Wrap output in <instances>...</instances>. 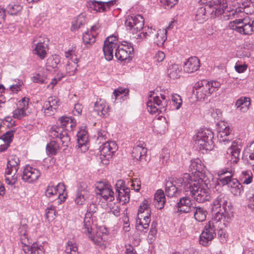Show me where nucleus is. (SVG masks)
I'll use <instances>...</instances> for the list:
<instances>
[{
	"label": "nucleus",
	"instance_id": "35",
	"mask_svg": "<svg viewBox=\"0 0 254 254\" xmlns=\"http://www.w3.org/2000/svg\"><path fill=\"white\" fill-rule=\"evenodd\" d=\"M23 250L26 254H44V249L41 245L33 244L31 246H26Z\"/></svg>",
	"mask_w": 254,
	"mask_h": 254
},
{
	"label": "nucleus",
	"instance_id": "52",
	"mask_svg": "<svg viewBox=\"0 0 254 254\" xmlns=\"http://www.w3.org/2000/svg\"><path fill=\"white\" fill-rule=\"evenodd\" d=\"M128 92L129 90L126 88H119L116 89L113 92L115 100L127 96Z\"/></svg>",
	"mask_w": 254,
	"mask_h": 254
},
{
	"label": "nucleus",
	"instance_id": "34",
	"mask_svg": "<svg viewBox=\"0 0 254 254\" xmlns=\"http://www.w3.org/2000/svg\"><path fill=\"white\" fill-rule=\"evenodd\" d=\"M95 30V27L92 26L91 28V31H87L83 34V42L87 47H89L95 42V37L94 34L92 33V32Z\"/></svg>",
	"mask_w": 254,
	"mask_h": 254
},
{
	"label": "nucleus",
	"instance_id": "3",
	"mask_svg": "<svg viewBox=\"0 0 254 254\" xmlns=\"http://www.w3.org/2000/svg\"><path fill=\"white\" fill-rule=\"evenodd\" d=\"M57 125L52 127L50 130V136L58 138L62 142L63 147H67L70 143V138L67 133L69 127L72 128L76 126L74 119L66 116H63L59 118Z\"/></svg>",
	"mask_w": 254,
	"mask_h": 254
},
{
	"label": "nucleus",
	"instance_id": "22",
	"mask_svg": "<svg viewBox=\"0 0 254 254\" xmlns=\"http://www.w3.org/2000/svg\"><path fill=\"white\" fill-rule=\"evenodd\" d=\"M115 1L111 0L103 2L101 1L91 0L88 2V6L92 9L99 12L106 11L114 3Z\"/></svg>",
	"mask_w": 254,
	"mask_h": 254
},
{
	"label": "nucleus",
	"instance_id": "28",
	"mask_svg": "<svg viewBox=\"0 0 254 254\" xmlns=\"http://www.w3.org/2000/svg\"><path fill=\"white\" fill-rule=\"evenodd\" d=\"M150 217L145 216V215H141V217L138 216L136 221V229L137 231L141 232H146L149 224L150 222Z\"/></svg>",
	"mask_w": 254,
	"mask_h": 254
},
{
	"label": "nucleus",
	"instance_id": "33",
	"mask_svg": "<svg viewBox=\"0 0 254 254\" xmlns=\"http://www.w3.org/2000/svg\"><path fill=\"white\" fill-rule=\"evenodd\" d=\"M205 168V166L201 164V161L199 159L191 160L189 167L190 171L191 172L194 176L203 171Z\"/></svg>",
	"mask_w": 254,
	"mask_h": 254
},
{
	"label": "nucleus",
	"instance_id": "64",
	"mask_svg": "<svg viewBox=\"0 0 254 254\" xmlns=\"http://www.w3.org/2000/svg\"><path fill=\"white\" fill-rule=\"evenodd\" d=\"M247 64L240 62L236 63L235 65V69L236 71L239 73L244 72L247 70Z\"/></svg>",
	"mask_w": 254,
	"mask_h": 254
},
{
	"label": "nucleus",
	"instance_id": "7",
	"mask_svg": "<svg viewBox=\"0 0 254 254\" xmlns=\"http://www.w3.org/2000/svg\"><path fill=\"white\" fill-rule=\"evenodd\" d=\"M150 93L151 94L149 96L146 103L148 111L151 114L165 112L166 110V107L167 105L168 97L167 98L166 95L161 94L160 97L158 96L152 97L154 91H150Z\"/></svg>",
	"mask_w": 254,
	"mask_h": 254
},
{
	"label": "nucleus",
	"instance_id": "32",
	"mask_svg": "<svg viewBox=\"0 0 254 254\" xmlns=\"http://www.w3.org/2000/svg\"><path fill=\"white\" fill-rule=\"evenodd\" d=\"M249 98L242 97L238 99L235 103V106L242 112H246L251 104Z\"/></svg>",
	"mask_w": 254,
	"mask_h": 254
},
{
	"label": "nucleus",
	"instance_id": "25",
	"mask_svg": "<svg viewBox=\"0 0 254 254\" xmlns=\"http://www.w3.org/2000/svg\"><path fill=\"white\" fill-rule=\"evenodd\" d=\"M109 110V107L106 102L101 99H99L94 104V111L100 117H106L108 115Z\"/></svg>",
	"mask_w": 254,
	"mask_h": 254
},
{
	"label": "nucleus",
	"instance_id": "44",
	"mask_svg": "<svg viewBox=\"0 0 254 254\" xmlns=\"http://www.w3.org/2000/svg\"><path fill=\"white\" fill-rule=\"evenodd\" d=\"M194 214L195 219L198 222H202L206 219L207 211L203 207H197Z\"/></svg>",
	"mask_w": 254,
	"mask_h": 254
},
{
	"label": "nucleus",
	"instance_id": "43",
	"mask_svg": "<svg viewBox=\"0 0 254 254\" xmlns=\"http://www.w3.org/2000/svg\"><path fill=\"white\" fill-rule=\"evenodd\" d=\"M60 62V60L58 56L52 55L49 57L46 64L47 70H50L51 68H56Z\"/></svg>",
	"mask_w": 254,
	"mask_h": 254
},
{
	"label": "nucleus",
	"instance_id": "50",
	"mask_svg": "<svg viewBox=\"0 0 254 254\" xmlns=\"http://www.w3.org/2000/svg\"><path fill=\"white\" fill-rule=\"evenodd\" d=\"M207 173L205 168L203 171H202L201 173L200 172L199 173H197L195 175L198 178V180L197 181H195L196 182H200L201 184H203L204 186H208V185L209 183V180L207 176Z\"/></svg>",
	"mask_w": 254,
	"mask_h": 254
},
{
	"label": "nucleus",
	"instance_id": "63",
	"mask_svg": "<svg viewBox=\"0 0 254 254\" xmlns=\"http://www.w3.org/2000/svg\"><path fill=\"white\" fill-rule=\"evenodd\" d=\"M29 99L27 97H24L20 100L18 103V108L22 109L26 111L28 108V103Z\"/></svg>",
	"mask_w": 254,
	"mask_h": 254
},
{
	"label": "nucleus",
	"instance_id": "45",
	"mask_svg": "<svg viewBox=\"0 0 254 254\" xmlns=\"http://www.w3.org/2000/svg\"><path fill=\"white\" fill-rule=\"evenodd\" d=\"M88 192L84 190H78L77 191L75 202L77 204H83L88 197Z\"/></svg>",
	"mask_w": 254,
	"mask_h": 254
},
{
	"label": "nucleus",
	"instance_id": "59",
	"mask_svg": "<svg viewBox=\"0 0 254 254\" xmlns=\"http://www.w3.org/2000/svg\"><path fill=\"white\" fill-rule=\"evenodd\" d=\"M47 77L46 75L43 73H38L36 75L33 77L32 80L34 82L44 83L46 82Z\"/></svg>",
	"mask_w": 254,
	"mask_h": 254
},
{
	"label": "nucleus",
	"instance_id": "49",
	"mask_svg": "<svg viewBox=\"0 0 254 254\" xmlns=\"http://www.w3.org/2000/svg\"><path fill=\"white\" fill-rule=\"evenodd\" d=\"M240 179L244 184L248 185L252 183L253 174L251 171H245L242 172Z\"/></svg>",
	"mask_w": 254,
	"mask_h": 254
},
{
	"label": "nucleus",
	"instance_id": "42",
	"mask_svg": "<svg viewBox=\"0 0 254 254\" xmlns=\"http://www.w3.org/2000/svg\"><path fill=\"white\" fill-rule=\"evenodd\" d=\"M123 184V182L122 180L118 181L116 184V192L118 194L117 196V200H118L125 195L127 194L130 192V190L128 188H122V185Z\"/></svg>",
	"mask_w": 254,
	"mask_h": 254
},
{
	"label": "nucleus",
	"instance_id": "62",
	"mask_svg": "<svg viewBox=\"0 0 254 254\" xmlns=\"http://www.w3.org/2000/svg\"><path fill=\"white\" fill-rule=\"evenodd\" d=\"M27 116L26 111L17 107V109L13 112V117L17 119H21Z\"/></svg>",
	"mask_w": 254,
	"mask_h": 254
},
{
	"label": "nucleus",
	"instance_id": "54",
	"mask_svg": "<svg viewBox=\"0 0 254 254\" xmlns=\"http://www.w3.org/2000/svg\"><path fill=\"white\" fill-rule=\"evenodd\" d=\"M55 188L58 197L61 199V200H62V199H65V196L64 195V192L65 190V188L64 185L63 183H59Z\"/></svg>",
	"mask_w": 254,
	"mask_h": 254
},
{
	"label": "nucleus",
	"instance_id": "48",
	"mask_svg": "<svg viewBox=\"0 0 254 254\" xmlns=\"http://www.w3.org/2000/svg\"><path fill=\"white\" fill-rule=\"evenodd\" d=\"M105 200L112 201L114 200V192L111 188H108L101 192H97Z\"/></svg>",
	"mask_w": 254,
	"mask_h": 254
},
{
	"label": "nucleus",
	"instance_id": "17",
	"mask_svg": "<svg viewBox=\"0 0 254 254\" xmlns=\"http://www.w3.org/2000/svg\"><path fill=\"white\" fill-rule=\"evenodd\" d=\"M183 193L185 196H183L180 198L176 206L179 211L189 213L194 207L193 206L192 201L190 197V195Z\"/></svg>",
	"mask_w": 254,
	"mask_h": 254
},
{
	"label": "nucleus",
	"instance_id": "1",
	"mask_svg": "<svg viewBox=\"0 0 254 254\" xmlns=\"http://www.w3.org/2000/svg\"><path fill=\"white\" fill-rule=\"evenodd\" d=\"M177 183L179 186L183 187L182 190L185 194L191 195L199 203L209 201L211 198L208 186H204L199 182L192 181L189 174H184L182 178L177 181Z\"/></svg>",
	"mask_w": 254,
	"mask_h": 254
},
{
	"label": "nucleus",
	"instance_id": "57",
	"mask_svg": "<svg viewBox=\"0 0 254 254\" xmlns=\"http://www.w3.org/2000/svg\"><path fill=\"white\" fill-rule=\"evenodd\" d=\"M160 2L165 8L170 9L177 3L178 0H160Z\"/></svg>",
	"mask_w": 254,
	"mask_h": 254
},
{
	"label": "nucleus",
	"instance_id": "51",
	"mask_svg": "<svg viewBox=\"0 0 254 254\" xmlns=\"http://www.w3.org/2000/svg\"><path fill=\"white\" fill-rule=\"evenodd\" d=\"M65 252L66 254H78V249L76 244L72 242L68 241L65 247Z\"/></svg>",
	"mask_w": 254,
	"mask_h": 254
},
{
	"label": "nucleus",
	"instance_id": "38",
	"mask_svg": "<svg viewBox=\"0 0 254 254\" xmlns=\"http://www.w3.org/2000/svg\"><path fill=\"white\" fill-rule=\"evenodd\" d=\"M60 147L55 140H51L46 146L47 153L49 156L56 155Z\"/></svg>",
	"mask_w": 254,
	"mask_h": 254
},
{
	"label": "nucleus",
	"instance_id": "9",
	"mask_svg": "<svg viewBox=\"0 0 254 254\" xmlns=\"http://www.w3.org/2000/svg\"><path fill=\"white\" fill-rule=\"evenodd\" d=\"M144 20L140 14L128 15L125 21L127 29L130 30L134 34L141 30L144 26Z\"/></svg>",
	"mask_w": 254,
	"mask_h": 254
},
{
	"label": "nucleus",
	"instance_id": "11",
	"mask_svg": "<svg viewBox=\"0 0 254 254\" xmlns=\"http://www.w3.org/2000/svg\"><path fill=\"white\" fill-rule=\"evenodd\" d=\"M193 93L198 100H204L211 94L207 80L198 81L194 86Z\"/></svg>",
	"mask_w": 254,
	"mask_h": 254
},
{
	"label": "nucleus",
	"instance_id": "40",
	"mask_svg": "<svg viewBox=\"0 0 254 254\" xmlns=\"http://www.w3.org/2000/svg\"><path fill=\"white\" fill-rule=\"evenodd\" d=\"M86 22V19L84 15L80 14L72 22L71 30L75 31L84 25Z\"/></svg>",
	"mask_w": 254,
	"mask_h": 254
},
{
	"label": "nucleus",
	"instance_id": "58",
	"mask_svg": "<svg viewBox=\"0 0 254 254\" xmlns=\"http://www.w3.org/2000/svg\"><path fill=\"white\" fill-rule=\"evenodd\" d=\"M45 194L48 197H52L53 196L57 195L56 193V188L54 187L53 184L50 183L48 185L46 190Z\"/></svg>",
	"mask_w": 254,
	"mask_h": 254
},
{
	"label": "nucleus",
	"instance_id": "19",
	"mask_svg": "<svg viewBox=\"0 0 254 254\" xmlns=\"http://www.w3.org/2000/svg\"><path fill=\"white\" fill-rule=\"evenodd\" d=\"M99 149L101 156L111 158L112 154L117 150L118 146L114 141H107L100 147Z\"/></svg>",
	"mask_w": 254,
	"mask_h": 254
},
{
	"label": "nucleus",
	"instance_id": "37",
	"mask_svg": "<svg viewBox=\"0 0 254 254\" xmlns=\"http://www.w3.org/2000/svg\"><path fill=\"white\" fill-rule=\"evenodd\" d=\"M141 214L145 215V216H147L148 217H150L151 216V210L149 207V203L147 200H144L139 206L137 213V217H141Z\"/></svg>",
	"mask_w": 254,
	"mask_h": 254
},
{
	"label": "nucleus",
	"instance_id": "4",
	"mask_svg": "<svg viewBox=\"0 0 254 254\" xmlns=\"http://www.w3.org/2000/svg\"><path fill=\"white\" fill-rule=\"evenodd\" d=\"M232 208L228 196L224 193L219 194L211 204V210L214 214L213 221L217 222L223 218H230L233 216Z\"/></svg>",
	"mask_w": 254,
	"mask_h": 254
},
{
	"label": "nucleus",
	"instance_id": "12",
	"mask_svg": "<svg viewBox=\"0 0 254 254\" xmlns=\"http://www.w3.org/2000/svg\"><path fill=\"white\" fill-rule=\"evenodd\" d=\"M40 176L41 173L39 170L27 165L23 171L21 179L24 182L32 183L37 181Z\"/></svg>",
	"mask_w": 254,
	"mask_h": 254
},
{
	"label": "nucleus",
	"instance_id": "47",
	"mask_svg": "<svg viewBox=\"0 0 254 254\" xmlns=\"http://www.w3.org/2000/svg\"><path fill=\"white\" fill-rule=\"evenodd\" d=\"M207 8L204 7H200L197 10L195 15V20L198 23H203L206 19V11Z\"/></svg>",
	"mask_w": 254,
	"mask_h": 254
},
{
	"label": "nucleus",
	"instance_id": "46",
	"mask_svg": "<svg viewBox=\"0 0 254 254\" xmlns=\"http://www.w3.org/2000/svg\"><path fill=\"white\" fill-rule=\"evenodd\" d=\"M77 140L79 147L85 145L88 140L87 132L85 130L78 131L77 133Z\"/></svg>",
	"mask_w": 254,
	"mask_h": 254
},
{
	"label": "nucleus",
	"instance_id": "53",
	"mask_svg": "<svg viewBox=\"0 0 254 254\" xmlns=\"http://www.w3.org/2000/svg\"><path fill=\"white\" fill-rule=\"evenodd\" d=\"M172 101L174 109L178 110L181 108L182 105V100L181 97L179 94H172Z\"/></svg>",
	"mask_w": 254,
	"mask_h": 254
},
{
	"label": "nucleus",
	"instance_id": "5",
	"mask_svg": "<svg viewBox=\"0 0 254 254\" xmlns=\"http://www.w3.org/2000/svg\"><path fill=\"white\" fill-rule=\"evenodd\" d=\"M207 11L210 12L211 17L214 18L218 17L222 14H225L229 17L237 18L240 16V14L244 12L243 10L237 14L232 15L230 13L231 10L236 9H230L228 7L226 0H211L209 1V6L207 7Z\"/></svg>",
	"mask_w": 254,
	"mask_h": 254
},
{
	"label": "nucleus",
	"instance_id": "2",
	"mask_svg": "<svg viewBox=\"0 0 254 254\" xmlns=\"http://www.w3.org/2000/svg\"><path fill=\"white\" fill-rule=\"evenodd\" d=\"M224 126V128L221 127L218 133V141L222 144H231L227 149V154L232 163L236 164L240 160V156L242 149L241 142L236 140L232 141L233 134L231 133L232 130L229 126Z\"/></svg>",
	"mask_w": 254,
	"mask_h": 254
},
{
	"label": "nucleus",
	"instance_id": "60",
	"mask_svg": "<svg viewBox=\"0 0 254 254\" xmlns=\"http://www.w3.org/2000/svg\"><path fill=\"white\" fill-rule=\"evenodd\" d=\"M15 83H13L10 85L9 89L13 92H17L20 90V87L23 85L22 81L19 79L15 80Z\"/></svg>",
	"mask_w": 254,
	"mask_h": 254
},
{
	"label": "nucleus",
	"instance_id": "24",
	"mask_svg": "<svg viewBox=\"0 0 254 254\" xmlns=\"http://www.w3.org/2000/svg\"><path fill=\"white\" fill-rule=\"evenodd\" d=\"M147 153V148L145 147L144 143L139 141L133 148L132 151V157L134 159L141 161L144 159Z\"/></svg>",
	"mask_w": 254,
	"mask_h": 254
},
{
	"label": "nucleus",
	"instance_id": "29",
	"mask_svg": "<svg viewBox=\"0 0 254 254\" xmlns=\"http://www.w3.org/2000/svg\"><path fill=\"white\" fill-rule=\"evenodd\" d=\"M166 202L165 194L163 190H158L154 194L153 203L155 207L158 209H161L164 207Z\"/></svg>",
	"mask_w": 254,
	"mask_h": 254
},
{
	"label": "nucleus",
	"instance_id": "56",
	"mask_svg": "<svg viewBox=\"0 0 254 254\" xmlns=\"http://www.w3.org/2000/svg\"><path fill=\"white\" fill-rule=\"evenodd\" d=\"M14 131L13 130H10L6 132L2 136L0 137V139L4 142L10 144L12 140V138L14 135Z\"/></svg>",
	"mask_w": 254,
	"mask_h": 254
},
{
	"label": "nucleus",
	"instance_id": "30",
	"mask_svg": "<svg viewBox=\"0 0 254 254\" xmlns=\"http://www.w3.org/2000/svg\"><path fill=\"white\" fill-rule=\"evenodd\" d=\"M117 46L115 44L109 42V40L104 41L103 51L104 54L105 58L107 61H111L114 57L113 52L115 50Z\"/></svg>",
	"mask_w": 254,
	"mask_h": 254
},
{
	"label": "nucleus",
	"instance_id": "16",
	"mask_svg": "<svg viewBox=\"0 0 254 254\" xmlns=\"http://www.w3.org/2000/svg\"><path fill=\"white\" fill-rule=\"evenodd\" d=\"M133 52V46L131 43H129L127 46L118 45L115 48V56L121 61H126L129 58V55Z\"/></svg>",
	"mask_w": 254,
	"mask_h": 254
},
{
	"label": "nucleus",
	"instance_id": "10",
	"mask_svg": "<svg viewBox=\"0 0 254 254\" xmlns=\"http://www.w3.org/2000/svg\"><path fill=\"white\" fill-rule=\"evenodd\" d=\"M235 29L238 32L244 35H251L254 32V21L249 18L237 19L233 21Z\"/></svg>",
	"mask_w": 254,
	"mask_h": 254
},
{
	"label": "nucleus",
	"instance_id": "61",
	"mask_svg": "<svg viewBox=\"0 0 254 254\" xmlns=\"http://www.w3.org/2000/svg\"><path fill=\"white\" fill-rule=\"evenodd\" d=\"M14 122L11 117H7L4 119H0V128L5 126L7 127H12L14 125Z\"/></svg>",
	"mask_w": 254,
	"mask_h": 254
},
{
	"label": "nucleus",
	"instance_id": "39",
	"mask_svg": "<svg viewBox=\"0 0 254 254\" xmlns=\"http://www.w3.org/2000/svg\"><path fill=\"white\" fill-rule=\"evenodd\" d=\"M181 70V67L178 64H171L168 69V75L170 78H178L180 76Z\"/></svg>",
	"mask_w": 254,
	"mask_h": 254
},
{
	"label": "nucleus",
	"instance_id": "14",
	"mask_svg": "<svg viewBox=\"0 0 254 254\" xmlns=\"http://www.w3.org/2000/svg\"><path fill=\"white\" fill-rule=\"evenodd\" d=\"M22 6L17 3L11 2L9 3L6 8L0 6V25L4 21L5 12L9 15H16L21 11Z\"/></svg>",
	"mask_w": 254,
	"mask_h": 254
},
{
	"label": "nucleus",
	"instance_id": "21",
	"mask_svg": "<svg viewBox=\"0 0 254 254\" xmlns=\"http://www.w3.org/2000/svg\"><path fill=\"white\" fill-rule=\"evenodd\" d=\"M93 224L92 216L89 214H85L84 219V225L82 228L83 232L88 235L89 238L91 239L94 243H97L95 240V237L93 236L94 231L92 227Z\"/></svg>",
	"mask_w": 254,
	"mask_h": 254
},
{
	"label": "nucleus",
	"instance_id": "20",
	"mask_svg": "<svg viewBox=\"0 0 254 254\" xmlns=\"http://www.w3.org/2000/svg\"><path fill=\"white\" fill-rule=\"evenodd\" d=\"M242 6L238 7L235 10H231L230 13L232 15L237 14L243 10L247 14H251L254 12V0H240Z\"/></svg>",
	"mask_w": 254,
	"mask_h": 254
},
{
	"label": "nucleus",
	"instance_id": "41",
	"mask_svg": "<svg viewBox=\"0 0 254 254\" xmlns=\"http://www.w3.org/2000/svg\"><path fill=\"white\" fill-rule=\"evenodd\" d=\"M167 30L166 29H159L156 34L155 35L156 40L155 42L157 45L161 46L167 40Z\"/></svg>",
	"mask_w": 254,
	"mask_h": 254
},
{
	"label": "nucleus",
	"instance_id": "55",
	"mask_svg": "<svg viewBox=\"0 0 254 254\" xmlns=\"http://www.w3.org/2000/svg\"><path fill=\"white\" fill-rule=\"evenodd\" d=\"M46 216L49 221L54 220L56 216L55 207L51 206L47 207L46 209Z\"/></svg>",
	"mask_w": 254,
	"mask_h": 254
},
{
	"label": "nucleus",
	"instance_id": "26",
	"mask_svg": "<svg viewBox=\"0 0 254 254\" xmlns=\"http://www.w3.org/2000/svg\"><path fill=\"white\" fill-rule=\"evenodd\" d=\"M20 161L18 157L15 155H12L8 158L7 167L5 170V174L10 175L13 171L14 172V175L17 173L18 170V165Z\"/></svg>",
	"mask_w": 254,
	"mask_h": 254
},
{
	"label": "nucleus",
	"instance_id": "36",
	"mask_svg": "<svg viewBox=\"0 0 254 254\" xmlns=\"http://www.w3.org/2000/svg\"><path fill=\"white\" fill-rule=\"evenodd\" d=\"M219 177V183L222 185V180L229 178V180L234 179L233 174L231 169L229 168H224L220 170L217 172Z\"/></svg>",
	"mask_w": 254,
	"mask_h": 254
},
{
	"label": "nucleus",
	"instance_id": "31",
	"mask_svg": "<svg viewBox=\"0 0 254 254\" xmlns=\"http://www.w3.org/2000/svg\"><path fill=\"white\" fill-rule=\"evenodd\" d=\"M242 158L247 163L252 166L254 165V143H251L247 147L244 151Z\"/></svg>",
	"mask_w": 254,
	"mask_h": 254
},
{
	"label": "nucleus",
	"instance_id": "15",
	"mask_svg": "<svg viewBox=\"0 0 254 254\" xmlns=\"http://www.w3.org/2000/svg\"><path fill=\"white\" fill-rule=\"evenodd\" d=\"M222 182V185H227L231 192L234 195L239 196L244 190L242 185L235 178L231 180H229V178L223 179Z\"/></svg>",
	"mask_w": 254,
	"mask_h": 254
},
{
	"label": "nucleus",
	"instance_id": "8",
	"mask_svg": "<svg viewBox=\"0 0 254 254\" xmlns=\"http://www.w3.org/2000/svg\"><path fill=\"white\" fill-rule=\"evenodd\" d=\"M215 230L213 222L207 223L199 237L200 244L204 247L210 245L216 236Z\"/></svg>",
	"mask_w": 254,
	"mask_h": 254
},
{
	"label": "nucleus",
	"instance_id": "23",
	"mask_svg": "<svg viewBox=\"0 0 254 254\" xmlns=\"http://www.w3.org/2000/svg\"><path fill=\"white\" fill-rule=\"evenodd\" d=\"M200 67V62L196 57H191L185 62L184 70L185 72L191 73L198 70Z\"/></svg>",
	"mask_w": 254,
	"mask_h": 254
},
{
	"label": "nucleus",
	"instance_id": "18",
	"mask_svg": "<svg viewBox=\"0 0 254 254\" xmlns=\"http://www.w3.org/2000/svg\"><path fill=\"white\" fill-rule=\"evenodd\" d=\"M60 104V100L56 97L48 98V100L45 102L43 106L44 112L45 115L48 116L53 115Z\"/></svg>",
	"mask_w": 254,
	"mask_h": 254
},
{
	"label": "nucleus",
	"instance_id": "6",
	"mask_svg": "<svg viewBox=\"0 0 254 254\" xmlns=\"http://www.w3.org/2000/svg\"><path fill=\"white\" fill-rule=\"evenodd\" d=\"M213 133L208 129L199 130L193 137V142L200 150H211L214 146Z\"/></svg>",
	"mask_w": 254,
	"mask_h": 254
},
{
	"label": "nucleus",
	"instance_id": "13",
	"mask_svg": "<svg viewBox=\"0 0 254 254\" xmlns=\"http://www.w3.org/2000/svg\"><path fill=\"white\" fill-rule=\"evenodd\" d=\"M182 177L176 178L175 180L168 181L165 185V193L168 197L182 195L184 193L182 187L179 186L177 181Z\"/></svg>",
	"mask_w": 254,
	"mask_h": 254
},
{
	"label": "nucleus",
	"instance_id": "27",
	"mask_svg": "<svg viewBox=\"0 0 254 254\" xmlns=\"http://www.w3.org/2000/svg\"><path fill=\"white\" fill-rule=\"evenodd\" d=\"M35 47L34 50V53L37 55L41 59H44L48 50V44L45 40H39L37 43H35Z\"/></svg>",
	"mask_w": 254,
	"mask_h": 254
}]
</instances>
